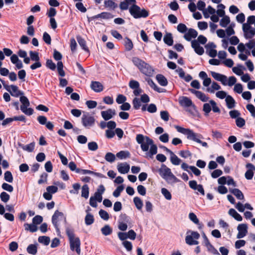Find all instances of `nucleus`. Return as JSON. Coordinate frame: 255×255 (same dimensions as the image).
<instances>
[{"label":"nucleus","instance_id":"nucleus-1","mask_svg":"<svg viewBox=\"0 0 255 255\" xmlns=\"http://www.w3.org/2000/svg\"><path fill=\"white\" fill-rule=\"evenodd\" d=\"M136 140L138 144H140L141 148L143 151H147L149 146L150 145L149 151L146 153L147 157L151 158L157 153V147L154 144L153 140L148 136H144L141 134H138L136 135Z\"/></svg>","mask_w":255,"mask_h":255},{"label":"nucleus","instance_id":"nucleus-2","mask_svg":"<svg viewBox=\"0 0 255 255\" xmlns=\"http://www.w3.org/2000/svg\"><path fill=\"white\" fill-rule=\"evenodd\" d=\"M66 233L69 240L70 248L71 250L72 251H75L78 255H80L81 242L79 238H75L73 230L68 227L66 228Z\"/></svg>","mask_w":255,"mask_h":255},{"label":"nucleus","instance_id":"nucleus-3","mask_svg":"<svg viewBox=\"0 0 255 255\" xmlns=\"http://www.w3.org/2000/svg\"><path fill=\"white\" fill-rule=\"evenodd\" d=\"M133 64L138 68L139 71L147 76H151L154 72L152 67L148 63L137 57H133L132 59Z\"/></svg>","mask_w":255,"mask_h":255},{"label":"nucleus","instance_id":"nucleus-4","mask_svg":"<svg viewBox=\"0 0 255 255\" xmlns=\"http://www.w3.org/2000/svg\"><path fill=\"white\" fill-rule=\"evenodd\" d=\"M130 14L136 19L143 17L145 18L149 15V12L145 9H141L140 7L133 4L129 9Z\"/></svg>","mask_w":255,"mask_h":255},{"label":"nucleus","instance_id":"nucleus-5","mask_svg":"<svg viewBox=\"0 0 255 255\" xmlns=\"http://www.w3.org/2000/svg\"><path fill=\"white\" fill-rule=\"evenodd\" d=\"M188 234L185 237L186 243L190 246L196 245L199 244L197 241L200 238V234L196 231L188 230L187 232Z\"/></svg>","mask_w":255,"mask_h":255},{"label":"nucleus","instance_id":"nucleus-6","mask_svg":"<svg viewBox=\"0 0 255 255\" xmlns=\"http://www.w3.org/2000/svg\"><path fill=\"white\" fill-rule=\"evenodd\" d=\"M20 102L22 104L20 106L21 111L27 116H31L33 114L34 110L31 108H28L30 106V102L28 98L24 96H21Z\"/></svg>","mask_w":255,"mask_h":255},{"label":"nucleus","instance_id":"nucleus-7","mask_svg":"<svg viewBox=\"0 0 255 255\" xmlns=\"http://www.w3.org/2000/svg\"><path fill=\"white\" fill-rule=\"evenodd\" d=\"M63 220L66 223V218L62 212L56 210L52 217V223L54 226L57 233H60L58 222Z\"/></svg>","mask_w":255,"mask_h":255},{"label":"nucleus","instance_id":"nucleus-8","mask_svg":"<svg viewBox=\"0 0 255 255\" xmlns=\"http://www.w3.org/2000/svg\"><path fill=\"white\" fill-rule=\"evenodd\" d=\"M158 173L160 176L165 180H167L168 177L174 180L177 179L175 176L171 172V169L164 164H162L161 167L158 169Z\"/></svg>","mask_w":255,"mask_h":255},{"label":"nucleus","instance_id":"nucleus-9","mask_svg":"<svg viewBox=\"0 0 255 255\" xmlns=\"http://www.w3.org/2000/svg\"><path fill=\"white\" fill-rule=\"evenodd\" d=\"M82 123L85 128L92 127L95 124V119L94 117L90 116L88 113L84 114L82 116Z\"/></svg>","mask_w":255,"mask_h":255},{"label":"nucleus","instance_id":"nucleus-10","mask_svg":"<svg viewBox=\"0 0 255 255\" xmlns=\"http://www.w3.org/2000/svg\"><path fill=\"white\" fill-rule=\"evenodd\" d=\"M175 128L179 132L186 135L187 138L189 140H191L195 133L189 128H185L179 126H176Z\"/></svg>","mask_w":255,"mask_h":255},{"label":"nucleus","instance_id":"nucleus-11","mask_svg":"<svg viewBox=\"0 0 255 255\" xmlns=\"http://www.w3.org/2000/svg\"><path fill=\"white\" fill-rule=\"evenodd\" d=\"M238 233L237 236L238 239H241L246 236L248 233V226L246 224H239L237 227Z\"/></svg>","mask_w":255,"mask_h":255},{"label":"nucleus","instance_id":"nucleus-12","mask_svg":"<svg viewBox=\"0 0 255 255\" xmlns=\"http://www.w3.org/2000/svg\"><path fill=\"white\" fill-rule=\"evenodd\" d=\"M211 74L212 76L217 81H220L224 85H227V77L226 76L217 73L216 72L211 71Z\"/></svg>","mask_w":255,"mask_h":255},{"label":"nucleus","instance_id":"nucleus-13","mask_svg":"<svg viewBox=\"0 0 255 255\" xmlns=\"http://www.w3.org/2000/svg\"><path fill=\"white\" fill-rule=\"evenodd\" d=\"M180 105L184 108H189L192 107L195 108V105L193 104L191 99L187 97H182L179 100Z\"/></svg>","mask_w":255,"mask_h":255},{"label":"nucleus","instance_id":"nucleus-14","mask_svg":"<svg viewBox=\"0 0 255 255\" xmlns=\"http://www.w3.org/2000/svg\"><path fill=\"white\" fill-rule=\"evenodd\" d=\"M189 185L191 189L198 190L202 195H205V191L203 186L201 184L198 185L196 181H190L189 182Z\"/></svg>","mask_w":255,"mask_h":255},{"label":"nucleus","instance_id":"nucleus-15","mask_svg":"<svg viewBox=\"0 0 255 255\" xmlns=\"http://www.w3.org/2000/svg\"><path fill=\"white\" fill-rule=\"evenodd\" d=\"M101 116L105 121L111 119L116 115V111L114 109H109L107 111H102Z\"/></svg>","mask_w":255,"mask_h":255},{"label":"nucleus","instance_id":"nucleus-16","mask_svg":"<svg viewBox=\"0 0 255 255\" xmlns=\"http://www.w3.org/2000/svg\"><path fill=\"white\" fill-rule=\"evenodd\" d=\"M191 46L195 52L199 55H202L204 54V48L200 45L196 40H193L191 41Z\"/></svg>","mask_w":255,"mask_h":255},{"label":"nucleus","instance_id":"nucleus-17","mask_svg":"<svg viewBox=\"0 0 255 255\" xmlns=\"http://www.w3.org/2000/svg\"><path fill=\"white\" fill-rule=\"evenodd\" d=\"M77 173H80L82 174H91L94 175L98 177L103 178H106V177L103 174L98 173V172H95L89 170L87 169H78L77 170Z\"/></svg>","mask_w":255,"mask_h":255},{"label":"nucleus","instance_id":"nucleus-18","mask_svg":"<svg viewBox=\"0 0 255 255\" xmlns=\"http://www.w3.org/2000/svg\"><path fill=\"white\" fill-rule=\"evenodd\" d=\"M187 33L184 35V38L188 41L191 40L192 38H196L198 35L197 31L193 28H189Z\"/></svg>","mask_w":255,"mask_h":255},{"label":"nucleus","instance_id":"nucleus-19","mask_svg":"<svg viewBox=\"0 0 255 255\" xmlns=\"http://www.w3.org/2000/svg\"><path fill=\"white\" fill-rule=\"evenodd\" d=\"M117 168L121 174H126L128 172L130 166L127 162L121 163L118 164Z\"/></svg>","mask_w":255,"mask_h":255},{"label":"nucleus","instance_id":"nucleus-20","mask_svg":"<svg viewBox=\"0 0 255 255\" xmlns=\"http://www.w3.org/2000/svg\"><path fill=\"white\" fill-rule=\"evenodd\" d=\"M176 72L179 74V76L183 79L186 82H189L192 79V76L189 74L185 75V73L182 68L179 67L176 70Z\"/></svg>","mask_w":255,"mask_h":255},{"label":"nucleus","instance_id":"nucleus-21","mask_svg":"<svg viewBox=\"0 0 255 255\" xmlns=\"http://www.w3.org/2000/svg\"><path fill=\"white\" fill-rule=\"evenodd\" d=\"M17 145L19 147L21 148L23 150L29 152H31L32 151H33V150L34 149L35 142H32L28 144H27V145H24L20 142H18Z\"/></svg>","mask_w":255,"mask_h":255},{"label":"nucleus","instance_id":"nucleus-22","mask_svg":"<svg viewBox=\"0 0 255 255\" xmlns=\"http://www.w3.org/2000/svg\"><path fill=\"white\" fill-rule=\"evenodd\" d=\"M91 88L95 92H100L103 90V86L98 81H92L90 85Z\"/></svg>","mask_w":255,"mask_h":255},{"label":"nucleus","instance_id":"nucleus-23","mask_svg":"<svg viewBox=\"0 0 255 255\" xmlns=\"http://www.w3.org/2000/svg\"><path fill=\"white\" fill-rule=\"evenodd\" d=\"M10 87L11 90L9 93L12 96L15 97H18L19 96L23 95V92L19 91L17 86L11 85L10 86Z\"/></svg>","mask_w":255,"mask_h":255},{"label":"nucleus","instance_id":"nucleus-24","mask_svg":"<svg viewBox=\"0 0 255 255\" xmlns=\"http://www.w3.org/2000/svg\"><path fill=\"white\" fill-rule=\"evenodd\" d=\"M203 138L201 134L199 133H195L194 135L193 136L191 140H193L197 143L201 144L203 146L208 147V145L206 142L202 141L200 140V138Z\"/></svg>","mask_w":255,"mask_h":255},{"label":"nucleus","instance_id":"nucleus-25","mask_svg":"<svg viewBox=\"0 0 255 255\" xmlns=\"http://www.w3.org/2000/svg\"><path fill=\"white\" fill-rule=\"evenodd\" d=\"M156 79L159 84L162 86H166L168 84L167 79L162 74H157L156 76Z\"/></svg>","mask_w":255,"mask_h":255},{"label":"nucleus","instance_id":"nucleus-26","mask_svg":"<svg viewBox=\"0 0 255 255\" xmlns=\"http://www.w3.org/2000/svg\"><path fill=\"white\" fill-rule=\"evenodd\" d=\"M164 42L168 46H171L173 44V39L171 33H166L163 37Z\"/></svg>","mask_w":255,"mask_h":255},{"label":"nucleus","instance_id":"nucleus-27","mask_svg":"<svg viewBox=\"0 0 255 255\" xmlns=\"http://www.w3.org/2000/svg\"><path fill=\"white\" fill-rule=\"evenodd\" d=\"M228 214L238 221H242L243 218L234 209H230Z\"/></svg>","mask_w":255,"mask_h":255},{"label":"nucleus","instance_id":"nucleus-28","mask_svg":"<svg viewBox=\"0 0 255 255\" xmlns=\"http://www.w3.org/2000/svg\"><path fill=\"white\" fill-rule=\"evenodd\" d=\"M76 38L78 42L79 43V45L82 47V48L85 51L89 52V50L88 47L87 46L86 42L85 40L80 35L77 36Z\"/></svg>","mask_w":255,"mask_h":255},{"label":"nucleus","instance_id":"nucleus-29","mask_svg":"<svg viewBox=\"0 0 255 255\" xmlns=\"http://www.w3.org/2000/svg\"><path fill=\"white\" fill-rule=\"evenodd\" d=\"M225 101L228 109H231L235 107V101L231 96L228 95Z\"/></svg>","mask_w":255,"mask_h":255},{"label":"nucleus","instance_id":"nucleus-30","mask_svg":"<svg viewBox=\"0 0 255 255\" xmlns=\"http://www.w3.org/2000/svg\"><path fill=\"white\" fill-rule=\"evenodd\" d=\"M101 231L102 234L105 236L110 235L113 232V229L109 225H105L101 228Z\"/></svg>","mask_w":255,"mask_h":255},{"label":"nucleus","instance_id":"nucleus-31","mask_svg":"<svg viewBox=\"0 0 255 255\" xmlns=\"http://www.w3.org/2000/svg\"><path fill=\"white\" fill-rule=\"evenodd\" d=\"M170 161L175 165H178L180 164L181 160L176 155H175L172 151L170 153Z\"/></svg>","mask_w":255,"mask_h":255},{"label":"nucleus","instance_id":"nucleus-32","mask_svg":"<svg viewBox=\"0 0 255 255\" xmlns=\"http://www.w3.org/2000/svg\"><path fill=\"white\" fill-rule=\"evenodd\" d=\"M230 192L233 194L237 199L243 200L244 199V196L242 192L237 188L230 189Z\"/></svg>","mask_w":255,"mask_h":255},{"label":"nucleus","instance_id":"nucleus-33","mask_svg":"<svg viewBox=\"0 0 255 255\" xmlns=\"http://www.w3.org/2000/svg\"><path fill=\"white\" fill-rule=\"evenodd\" d=\"M136 208L139 211L141 210L143 206V202L138 197H135L133 200Z\"/></svg>","mask_w":255,"mask_h":255},{"label":"nucleus","instance_id":"nucleus-34","mask_svg":"<svg viewBox=\"0 0 255 255\" xmlns=\"http://www.w3.org/2000/svg\"><path fill=\"white\" fill-rule=\"evenodd\" d=\"M104 6L106 8L115 9L118 7V4L112 0H106L104 1Z\"/></svg>","mask_w":255,"mask_h":255},{"label":"nucleus","instance_id":"nucleus-35","mask_svg":"<svg viewBox=\"0 0 255 255\" xmlns=\"http://www.w3.org/2000/svg\"><path fill=\"white\" fill-rule=\"evenodd\" d=\"M89 188L87 184H84L82 187L81 196L87 199L89 197Z\"/></svg>","mask_w":255,"mask_h":255},{"label":"nucleus","instance_id":"nucleus-36","mask_svg":"<svg viewBox=\"0 0 255 255\" xmlns=\"http://www.w3.org/2000/svg\"><path fill=\"white\" fill-rule=\"evenodd\" d=\"M94 222V218L91 213H87L85 218V224L87 226L92 225Z\"/></svg>","mask_w":255,"mask_h":255},{"label":"nucleus","instance_id":"nucleus-37","mask_svg":"<svg viewBox=\"0 0 255 255\" xmlns=\"http://www.w3.org/2000/svg\"><path fill=\"white\" fill-rule=\"evenodd\" d=\"M117 157L121 159H126L130 156V153L128 151H120L116 154Z\"/></svg>","mask_w":255,"mask_h":255},{"label":"nucleus","instance_id":"nucleus-38","mask_svg":"<svg viewBox=\"0 0 255 255\" xmlns=\"http://www.w3.org/2000/svg\"><path fill=\"white\" fill-rule=\"evenodd\" d=\"M230 22V17L227 15H225L224 17H223V18L221 19L220 22V25L222 27H226L229 24Z\"/></svg>","mask_w":255,"mask_h":255},{"label":"nucleus","instance_id":"nucleus-39","mask_svg":"<svg viewBox=\"0 0 255 255\" xmlns=\"http://www.w3.org/2000/svg\"><path fill=\"white\" fill-rule=\"evenodd\" d=\"M38 242L43 244L45 246H47L49 244L50 239L49 237L47 236H40L38 239Z\"/></svg>","mask_w":255,"mask_h":255},{"label":"nucleus","instance_id":"nucleus-40","mask_svg":"<svg viewBox=\"0 0 255 255\" xmlns=\"http://www.w3.org/2000/svg\"><path fill=\"white\" fill-rule=\"evenodd\" d=\"M24 226L25 230H29L31 233L35 232L37 230L36 225L33 223L31 224L25 223L24 224Z\"/></svg>","mask_w":255,"mask_h":255},{"label":"nucleus","instance_id":"nucleus-41","mask_svg":"<svg viewBox=\"0 0 255 255\" xmlns=\"http://www.w3.org/2000/svg\"><path fill=\"white\" fill-rule=\"evenodd\" d=\"M27 252L31 255H35L37 252V247L35 245L30 244L27 248Z\"/></svg>","mask_w":255,"mask_h":255},{"label":"nucleus","instance_id":"nucleus-42","mask_svg":"<svg viewBox=\"0 0 255 255\" xmlns=\"http://www.w3.org/2000/svg\"><path fill=\"white\" fill-rule=\"evenodd\" d=\"M218 10H217V13L220 17H224L225 14V12L224 9L225 8V6L220 3L218 5Z\"/></svg>","mask_w":255,"mask_h":255},{"label":"nucleus","instance_id":"nucleus-43","mask_svg":"<svg viewBox=\"0 0 255 255\" xmlns=\"http://www.w3.org/2000/svg\"><path fill=\"white\" fill-rule=\"evenodd\" d=\"M255 35V28L253 27L244 33V37L247 39H252Z\"/></svg>","mask_w":255,"mask_h":255},{"label":"nucleus","instance_id":"nucleus-44","mask_svg":"<svg viewBox=\"0 0 255 255\" xmlns=\"http://www.w3.org/2000/svg\"><path fill=\"white\" fill-rule=\"evenodd\" d=\"M242 68L245 69L242 65H238V67H234L232 68L233 72L237 74V75H242L244 73L242 70Z\"/></svg>","mask_w":255,"mask_h":255},{"label":"nucleus","instance_id":"nucleus-45","mask_svg":"<svg viewBox=\"0 0 255 255\" xmlns=\"http://www.w3.org/2000/svg\"><path fill=\"white\" fill-rule=\"evenodd\" d=\"M105 159L107 161L112 163L116 160V156L113 153L108 152L105 155Z\"/></svg>","mask_w":255,"mask_h":255},{"label":"nucleus","instance_id":"nucleus-46","mask_svg":"<svg viewBox=\"0 0 255 255\" xmlns=\"http://www.w3.org/2000/svg\"><path fill=\"white\" fill-rule=\"evenodd\" d=\"M161 192L166 199L168 200H170L171 199V194L166 188H162L161 190Z\"/></svg>","mask_w":255,"mask_h":255},{"label":"nucleus","instance_id":"nucleus-47","mask_svg":"<svg viewBox=\"0 0 255 255\" xmlns=\"http://www.w3.org/2000/svg\"><path fill=\"white\" fill-rule=\"evenodd\" d=\"M124 186L123 185L119 186L116 190L113 192V195L115 197H118L120 196L121 193L123 191Z\"/></svg>","mask_w":255,"mask_h":255},{"label":"nucleus","instance_id":"nucleus-48","mask_svg":"<svg viewBox=\"0 0 255 255\" xmlns=\"http://www.w3.org/2000/svg\"><path fill=\"white\" fill-rule=\"evenodd\" d=\"M125 46L126 47V48L127 50L130 51L133 48V44L131 41V40L128 38L126 37L125 39Z\"/></svg>","mask_w":255,"mask_h":255},{"label":"nucleus","instance_id":"nucleus-49","mask_svg":"<svg viewBox=\"0 0 255 255\" xmlns=\"http://www.w3.org/2000/svg\"><path fill=\"white\" fill-rule=\"evenodd\" d=\"M99 214L100 217L105 221L108 220L110 218L108 213L103 209L99 211Z\"/></svg>","mask_w":255,"mask_h":255},{"label":"nucleus","instance_id":"nucleus-50","mask_svg":"<svg viewBox=\"0 0 255 255\" xmlns=\"http://www.w3.org/2000/svg\"><path fill=\"white\" fill-rule=\"evenodd\" d=\"M4 180L9 183L13 181V176L10 171H6L4 174Z\"/></svg>","mask_w":255,"mask_h":255},{"label":"nucleus","instance_id":"nucleus-51","mask_svg":"<svg viewBox=\"0 0 255 255\" xmlns=\"http://www.w3.org/2000/svg\"><path fill=\"white\" fill-rule=\"evenodd\" d=\"M133 107L135 110H138L141 106V101L137 98H134L132 100Z\"/></svg>","mask_w":255,"mask_h":255},{"label":"nucleus","instance_id":"nucleus-52","mask_svg":"<svg viewBox=\"0 0 255 255\" xmlns=\"http://www.w3.org/2000/svg\"><path fill=\"white\" fill-rule=\"evenodd\" d=\"M29 55L31 60L33 61H39L40 58L38 52L36 51H30Z\"/></svg>","mask_w":255,"mask_h":255},{"label":"nucleus","instance_id":"nucleus-53","mask_svg":"<svg viewBox=\"0 0 255 255\" xmlns=\"http://www.w3.org/2000/svg\"><path fill=\"white\" fill-rule=\"evenodd\" d=\"M128 86L132 90L140 87L139 82L134 80H131L129 82Z\"/></svg>","mask_w":255,"mask_h":255},{"label":"nucleus","instance_id":"nucleus-54","mask_svg":"<svg viewBox=\"0 0 255 255\" xmlns=\"http://www.w3.org/2000/svg\"><path fill=\"white\" fill-rule=\"evenodd\" d=\"M48 174L43 172L41 174L40 177V179L38 180V183L39 184H42L44 183H46L47 181Z\"/></svg>","mask_w":255,"mask_h":255},{"label":"nucleus","instance_id":"nucleus-55","mask_svg":"<svg viewBox=\"0 0 255 255\" xmlns=\"http://www.w3.org/2000/svg\"><path fill=\"white\" fill-rule=\"evenodd\" d=\"M196 97L202 102H207L209 100V97L201 91H199Z\"/></svg>","mask_w":255,"mask_h":255},{"label":"nucleus","instance_id":"nucleus-56","mask_svg":"<svg viewBox=\"0 0 255 255\" xmlns=\"http://www.w3.org/2000/svg\"><path fill=\"white\" fill-rule=\"evenodd\" d=\"M100 15L99 16H101V18L105 19H111L114 17V15L108 12H102L100 13Z\"/></svg>","mask_w":255,"mask_h":255},{"label":"nucleus","instance_id":"nucleus-57","mask_svg":"<svg viewBox=\"0 0 255 255\" xmlns=\"http://www.w3.org/2000/svg\"><path fill=\"white\" fill-rule=\"evenodd\" d=\"M177 29L179 32L184 33L187 31L188 28L185 24L183 23H179L177 25Z\"/></svg>","mask_w":255,"mask_h":255},{"label":"nucleus","instance_id":"nucleus-58","mask_svg":"<svg viewBox=\"0 0 255 255\" xmlns=\"http://www.w3.org/2000/svg\"><path fill=\"white\" fill-rule=\"evenodd\" d=\"M245 124H246L245 120L241 117L238 118L236 120V124L237 126L239 128H241L243 127L245 125Z\"/></svg>","mask_w":255,"mask_h":255},{"label":"nucleus","instance_id":"nucleus-59","mask_svg":"<svg viewBox=\"0 0 255 255\" xmlns=\"http://www.w3.org/2000/svg\"><path fill=\"white\" fill-rule=\"evenodd\" d=\"M0 198L1 200L6 203L9 200L10 196L5 192H2L0 194Z\"/></svg>","mask_w":255,"mask_h":255},{"label":"nucleus","instance_id":"nucleus-60","mask_svg":"<svg viewBox=\"0 0 255 255\" xmlns=\"http://www.w3.org/2000/svg\"><path fill=\"white\" fill-rule=\"evenodd\" d=\"M229 115L231 118L237 119L238 118H240L239 116L241 115V113L239 111L234 110L230 111Z\"/></svg>","mask_w":255,"mask_h":255},{"label":"nucleus","instance_id":"nucleus-61","mask_svg":"<svg viewBox=\"0 0 255 255\" xmlns=\"http://www.w3.org/2000/svg\"><path fill=\"white\" fill-rule=\"evenodd\" d=\"M57 11L55 8L50 7L46 13V15L50 18H54L53 17L56 15Z\"/></svg>","mask_w":255,"mask_h":255},{"label":"nucleus","instance_id":"nucleus-62","mask_svg":"<svg viewBox=\"0 0 255 255\" xmlns=\"http://www.w3.org/2000/svg\"><path fill=\"white\" fill-rule=\"evenodd\" d=\"M43 40L47 44H50L51 38L50 35L46 32H44L43 35Z\"/></svg>","mask_w":255,"mask_h":255},{"label":"nucleus","instance_id":"nucleus-63","mask_svg":"<svg viewBox=\"0 0 255 255\" xmlns=\"http://www.w3.org/2000/svg\"><path fill=\"white\" fill-rule=\"evenodd\" d=\"M43 218L40 215H36L32 219V223L35 225H39L42 223Z\"/></svg>","mask_w":255,"mask_h":255},{"label":"nucleus","instance_id":"nucleus-64","mask_svg":"<svg viewBox=\"0 0 255 255\" xmlns=\"http://www.w3.org/2000/svg\"><path fill=\"white\" fill-rule=\"evenodd\" d=\"M247 109L251 113L252 116L255 118V107L252 104H248L246 106Z\"/></svg>","mask_w":255,"mask_h":255}]
</instances>
